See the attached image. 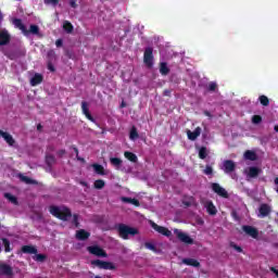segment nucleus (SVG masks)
Returning a JSON list of instances; mask_svg holds the SVG:
<instances>
[{
  "label": "nucleus",
  "mask_w": 278,
  "mask_h": 278,
  "mask_svg": "<svg viewBox=\"0 0 278 278\" xmlns=\"http://www.w3.org/2000/svg\"><path fill=\"white\" fill-rule=\"evenodd\" d=\"M270 214V206L268 204H262L258 208L260 218H266Z\"/></svg>",
  "instance_id": "nucleus-12"
},
{
  "label": "nucleus",
  "mask_w": 278,
  "mask_h": 278,
  "mask_svg": "<svg viewBox=\"0 0 278 278\" xmlns=\"http://www.w3.org/2000/svg\"><path fill=\"white\" fill-rule=\"evenodd\" d=\"M182 264H186L187 266H194L195 268L200 265L194 258H185L182 260Z\"/></svg>",
  "instance_id": "nucleus-25"
},
{
  "label": "nucleus",
  "mask_w": 278,
  "mask_h": 278,
  "mask_svg": "<svg viewBox=\"0 0 278 278\" xmlns=\"http://www.w3.org/2000/svg\"><path fill=\"white\" fill-rule=\"evenodd\" d=\"M75 227H78L79 223H77V215L73 216Z\"/></svg>",
  "instance_id": "nucleus-46"
},
{
  "label": "nucleus",
  "mask_w": 278,
  "mask_h": 278,
  "mask_svg": "<svg viewBox=\"0 0 278 278\" xmlns=\"http://www.w3.org/2000/svg\"><path fill=\"white\" fill-rule=\"evenodd\" d=\"M22 181H25V184H36L34 180L28 178L27 176H21Z\"/></svg>",
  "instance_id": "nucleus-40"
},
{
  "label": "nucleus",
  "mask_w": 278,
  "mask_h": 278,
  "mask_svg": "<svg viewBox=\"0 0 278 278\" xmlns=\"http://www.w3.org/2000/svg\"><path fill=\"white\" fill-rule=\"evenodd\" d=\"M38 26L37 25H30V34H38Z\"/></svg>",
  "instance_id": "nucleus-42"
},
{
  "label": "nucleus",
  "mask_w": 278,
  "mask_h": 278,
  "mask_svg": "<svg viewBox=\"0 0 278 278\" xmlns=\"http://www.w3.org/2000/svg\"><path fill=\"white\" fill-rule=\"evenodd\" d=\"M2 242H3L4 247H5V251L7 252L10 251V241H8V239H3Z\"/></svg>",
  "instance_id": "nucleus-43"
},
{
  "label": "nucleus",
  "mask_w": 278,
  "mask_h": 278,
  "mask_svg": "<svg viewBox=\"0 0 278 278\" xmlns=\"http://www.w3.org/2000/svg\"><path fill=\"white\" fill-rule=\"evenodd\" d=\"M160 73L162 75H168V73H170V70L166 63H161Z\"/></svg>",
  "instance_id": "nucleus-28"
},
{
  "label": "nucleus",
  "mask_w": 278,
  "mask_h": 278,
  "mask_svg": "<svg viewBox=\"0 0 278 278\" xmlns=\"http://www.w3.org/2000/svg\"><path fill=\"white\" fill-rule=\"evenodd\" d=\"M252 123H253V125H260V123H262V116H260V115H254V116L252 117Z\"/></svg>",
  "instance_id": "nucleus-35"
},
{
  "label": "nucleus",
  "mask_w": 278,
  "mask_h": 278,
  "mask_svg": "<svg viewBox=\"0 0 278 278\" xmlns=\"http://www.w3.org/2000/svg\"><path fill=\"white\" fill-rule=\"evenodd\" d=\"M244 160L255 162V160H257V154L254 151L248 150L244 152Z\"/></svg>",
  "instance_id": "nucleus-20"
},
{
  "label": "nucleus",
  "mask_w": 278,
  "mask_h": 278,
  "mask_svg": "<svg viewBox=\"0 0 278 278\" xmlns=\"http://www.w3.org/2000/svg\"><path fill=\"white\" fill-rule=\"evenodd\" d=\"M46 258L47 256H45L43 254H36L34 256L35 262H45Z\"/></svg>",
  "instance_id": "nucleus-36"
},
{
  "label": "nucleus",
  "mask_w": 278,
  "mask_h": 278,
  "mask_svg": "<svg viewBox=\"0 0 278 278\" xmlns=\"http://www.w3.org/2000/svg\"><path fill=\"white\" fill-rule=\"evenodd\" d=\"M204 114H205L206 116H212V115L210 114V112H207V111H206Z\"/></svg>",
  "instance_id": "nucleus-54"
},
{
  "label": "nucleus",
  "mask_w": 278,
  "mask_h": 278,
  "mask_svg": "<svg viewBox=\"0 0 278 278\" xmlns=\"http://www.w3.org/2000/svg\"><path fill=\"white\" fill-rule=\"evenodd\" d=\"M208 90H211V91L216 90V83H211V84L208 85Z\"/></svg>",
  "instance_id": "nucleus-44"
},
{
  "label": "nucleus",
  "mask_w": 278,
  "mask_h": 278,
  "mask_svg": "<svg viewBox=\"0 0 278 278\" xmlns=\"http://www.w3.org/2000/svg\"><path fill=\"white\" fill-rule=\"evenodd\" d=\"M39 84H42V74H35L30 78V86H38Z\"/></svg>",
  "instance_id": "nucleus-18"
},
{
  "label": "nucleus",
  "mask_w": 278,
  "mask_h": 278,
  "mask_svg": "<svg viewBox=\"0 0 278 278\" xmlns=\"http://www.w3.org/2000/svg\"><path fill=\"white\" fill-rule=\"evenodd\" d=\"M118 233H119L121 238H123L124 240H127L129 238V236H136L138 233V229L131 228L126 225H119Z\"/></svg>",
  "instance_id": "nucleus-2"
},
{
  "label": "nucleus",
  "mask_w": 278,
  "mask_h": 278,
  "mask_svg": "<svg viewBox=\"0 0 278 278\" xmlns=\"http://www.w3.org/2000/svg\"><path fill=\"white\" fill-rule=\"evenodd\" d=\"M94 188L97 190H102V188H105V181L99 179L94 181Z\"/></svg>",
  "instance_id": "nucleus-29"
},
{
  "label": "nucleus",
  "mask_w": 278,
  "mask_h": 278,
  "mask_svg": "<svg viewBox=\"0 0 278 278\" xmlns=\"http://www.w3.org/2000/svg\"><path fill=\"white\" fill-rule=\"evenodd\" d=\"M110 162L113 166H121V164H123V160L118 157H111Z\"/></svg>",
  "instance_id": "nucleus-30"
},
{
  "label": "nucleus",
  "mask_w": 278,
  "mask_h": 278,
  "mask_svg": "<svg viewBox=\"0 0 278 278\" xmlns=\"http://www.w3.org/2000/svg\"><path fill=\"white\" fill-rule=\"evenodd\" d=\"M5 199L10 200L11 203H16V197L12 195L11 193L4 194Z\"/></svg>",
  "instance_id": "nucleus-37"
},
{
  "label": "nucleus",
  "mask_w": 278,
  "mask_h": 278,
  "mask_svg": "<svg viewBox=\"0 0 278 278\" xmlns=\"http://www.w3.org/2000/svg\"><path fill=\"white\" fill-rule=\"evenodd\" d=\"M231 177H232L233 179H238V176H237L236 174H232Z\"/></svg>",
  "instance_id": "nucleus-53"
},
{
  "label": "nucleus",
  "mask_w": 278,
  "mask_h": 278,
  "mask_svg": "<svg viewBox=\"0 0 278 278\" xmlns=\"http://www.w3.org/2000/svg\"><path fill=\"white\" fill-rule=\"evenodd\" d=\"M10 42V33L8 30H0V46L8 45Z\"/></svg>",
  "instance_id": "nucleus-14"
},
{
  "label": "nucleus",
  "mask_w": 278,
  "mask_h": 278,
  "mask_svg": "<svg viewBox=\"0 0 278 278\" xmlns=\"http://www.w3.org/2000/svg\"><path fill=\"white\" fill-rule=\"evenodd\" d=\"M143 62L147 66H153V48H147L144 51Z\"/></svg>",
  "instance_id": "nucleus-8"
},
{
  "label": "nucleus",
  "mask_w": 278,
  "mask_h": 278,
  "mask_svg": "<svg viewBox=\"0 0 278 278\" xmlns=\"http://www.w3.org/2000/svg\"><path fill=\"white\" fill-rule=\"evenodd\" d=\"M0 273H1V275H7L10 277V275H12V267H10V265H8V264H1Z\"/></svg>",
  "instance_id": "nucleus-19"
},
{
  "label": "nucleus",
  "mask_w": 278,
  "mask_h": 278,
  "mask_svg": "<svg viewBox=\"0 0 278 278\" xmlns=\"http://www.w3.org/2000/svg\"><path fill=\"white\" fill-rule=\"evenodd\" d=\"M48 68H49V71H51L52 73H53V71H55V68H53V65H51V64L48 65Z\"/></svg>",
  "instance_id": "nucleus-51"
},
{
  "label": "nucleus",
  "mask_w": 278,
  "mask_h": 278,
  "mask_svg": "<svg viewBox=\"0 0 278 278\" xmlns=\"http://www.w3.org/2000/svg\"><path fill=\"white\" fill-rule=\"evenodd\" d=\"M87 251H89V253H91V255H97V257H108V254H105V251H103V249L99 248V245L88 247Z\"/></svg>",
  "instance_id": "nucleus-6"
},
{
  "label": "nucleus",
  "mask_w": 278,
  "mask_h": 278,
  "mask_svg": "<svg viewBox=\"0 0 278 278\" xmlns=\"http://www.w3.org/2000/svg\"><path fill=\"white\" fill-rule=\"evenodd\" d=\"M91 264L92 266H98V268H104L105 270H110L112 268V264L100 260L92 261Z\"/></svg>",
  "instance_id": "nucleus-13"
},
{
  "label": "nucleus",
  "mask_w": 278,
  "mask_h": 278,
  "mask_svg": "<svg viewBox=\"0 0 278 278\" xmlns=\"http://www.w3.org/2000/svg\"><path fill=\"white\" fill-rule=\"evenodd\" d=\"M174 233L177 236L178 240L180 242H184L185 244H194V240L188 236V233L179 230V229H174Z\"/></svg>",
  "instance_id": "nucleus-4"
},
{
  "label": "nucleus",
  "mask_w": 278,
  "mask_h": 278,
  "mask_svg": "<svg viewBox=\"0 0 278 278\" xmlns=\"http://www.w3.org/2000/svg\"><path fill=\"white\" fill-rule=\"evenodd\" d=\"M70 4L72 5V8H77V3H75V1H71Z\"/></svg>",
  "instance_id": "nucleus-50"
},
{
  "label": "nucleus",
  "mask_w": 278,
  "mask_h": 278,
  "mask_svg": "<svg viewBox=\"0 0 278 278\" xmlns=\"http://www.w3.org/2000/svg\"><path fill=\"white\" fill-rule=\"evenodd\" d=\"M212 173H213L212 166L206 165L204 169V175H212Z\"/></svg>",
  "instance_id": "nucleus-41"
},
{
  "label": "nucleus",
  "mask_w": 278,
  "mask_h": 278,
  "mask_svg": "<svg viewBox=\"0 0 278 278\" xmlns=\"http://www.w3.org/2000/svg\"><path fill=\"white\" fill-rule=\"evenodd\" d=\"M199 157L201 160H205V157H207V149L201 148L200 151H199Z\"/></svg>",
  "instance_id": "nucleus-34"
},
{
  "label": "nucleus",
  "mask_w": 278,
  "mask_h": 278,
  "mask_svg": "<svg viewBox=\"0 0 278 278\" xmlns=\"http://www.w3.org/2000/svg\"><path fill=\"white\" fill-rule=\"evenodd\" d=\"M235 249H236V251H238L239 253L242 252V248H241V247L235 245Z\"/></svg>",
  "instance_id": "nucleus-49"
},
{
  "label": "nucleus",
  "mask_w": 278,
  "mask_h": 278,
  "mask_svg": "<svg viewBox=\"0 0 278 278\" xmlns=\"http://www.w3.org/2000/svg\"><path fill=\"white\" fill-rule=\"evenodd\" d=\"M41 128H42V126H41V125H38V126H37V129H38V130H40Z\"/></svg>",
  "instance_id": "nucleus-56"
},
{
  "label": "nucleus",
  "mask_w": 278,
  "mask_h": 278,
  "mask_svg": "<svg viewBox=\"0 0 278 278\" xmlns=\"http://www.w3.org/2000/svg\"><path fill=\"white\" fill-rule=\"evenodd\" d=\"M46 162H47V164H49L51 166V164H53V162H55V157H53L52 155H47Z\"/></svg>",
  "instance_id": "nucleus-39"
},
{
  "label": "nucleus",
  "mask_w": 278,
  "mask_h": 278,
  "mask_svg": "<svg viewBox=\"0 0 278 278\" xmlns=\"http://www.w3.org/2000/svg\"><path fill=\"white\" fill-rule=\"evenodd\" d=\"M0 136L1 138H3V140H5V142L8 143L9 147H14V137H12V135H10L9 132H5L3 130H0Z\"/></svg>",
  "instance_id": "nucleus-11"
},
{
  "label": "nucleus",
  "mask_w": 278,
  "mask_h": 278,
  "mask_svg": "<svg viewBox=\"0 0 278 278\" xmlns=\"http://www.w3.org/2000/svg\"><path fill=\"white\" fill-rule=\"evenodd\" d=\"M274 129H275V131H278V125H277V126H275V128H274Z\"/></svg>",
  "instance_id": "nucleus-57"
},
{
  "label": "nucleus",
  "mask_w": 278,
  "mask_h": 278,
  "mask_svg": "<svg viewBox=\"0 0 278 278\" xmlns=\"http://www.w3.org/2000/svg\"><path fill=\"white\" fill-rule=\"evenodd\" d=\"M212 189L216 194H218L219 197H223L224 199H227V197H229V193L227 192V190H225V188L220 187V185L218 184H213Z\"/></svg>",
  "instance_id": "nucleus-10"
},
{
  "label": "nucleus",
  "mask_w": 278,
  "mask_h": 278,
  "mask_svg": "<svg viewBox=\"0 0 278 278\" xmlns=\"http://www.w3.org/2000/svg\"><path fill=\"white\" fill-rule=\"evenodd\" d=\"M124 156L126 157V160H129V162H138V156L132 152H125Z\"/></svg>",
  "instance_id": "nucleus-27"
},
{
  "label": "nucleus",
  "mask_w": 278,
  "mask_h": 278,
  "mask_svg": "<svg viewBox=\"0 0 278 278\" xmlns=\"http://www.w3.org/2000/svg\"><path fill=\"white\" fill-rule=\"evenodd\" d=\"M243 231L248 236H251V238H257L258 236L257 229H255L253 226H243Z\"/></svg>",
  "instance_id": "nucleus-15"
},
{
  "label": "nucleus",
  "mask_w": 278,
  "mask_h": 278,
  "mask_svg": "<svg viewBox=\"0 0 278 278\" xmlns=\"http://www.w3.org/2000/svg\"><path fill=\"white\" fill-rule=\"evenodd\" d=\"M121 200L123 201V203H130L131 205H135L136 207L140 206V202L137 199L122 197Z\"/></svg>",
  "instance_id": "nucleus-21"
},
{
  "label": "nucleus",
  "mask_w": 278,
  "mask_h": 278,
  "mask_svg": "<svg viewBox=\"0 0 278 278\" xmlns=\"http://www.w3.org/2000/svg\"><path fill=\"white\" fill-rule=\"evenodd\" d=\"M187 136L189 140H197V137L201 136V127H197L193 131L188 130Z\"/></svg>",
  "instance_id": "nucleus-16"
},
{
  "label": "nucleus",
  "mask_w": 278,
  "mask_h": 278,
  "mask_svg": "<svg viewBox=\"0 0 278 278\" xmlns=\"http://www.w3.org/2000/svg\"><path fill=\"white\" fill-rule=\"evenodd\" d=\"M13 25L17 29H21L23 34L27 35V29H25V26L23 25V22H21V20H17V18L13 20Z\"/></svg>",
  "instance_id": "nucleus-22"
},
{
  "label": "nucleus",
  "mask_w": 278,
  "mask_h": 278,
  "mask_svg": "<svg viewBox=\"0 0 278 278\" xmlns=\"http://www.w3.org/2000/svg\"><path fill=\"white\" fill-rule=\"evenodd\" d=\"M222 170L229 175L236 170V163L233 161H224L222 164Z\"/></svg>",
  "instance_id": "nucleus-7"
},
{
  "label": "nucleus",
  "mask_w": 278,
  "mask_h": 278,
  "mask_svg": "<svg viewBox=\"0 0 278 278\" xmlns=\"http://www.w3.org/2000/svg\"><path fill=\"white\" fill-rule=\"evenodd\" d=\"M202 204L204 205L206 212L211 215V216H216V206L214 205V203L210 200H202Z\"/></svg>",
  "instance_id": "nucleus-9"
},
{
  "label": "nucleus",
  "mask_w": 278,
  "mask_h": 278,
  "mask_svg": "<svg viewBox=\"0 0 278 278\" xmlns=\"http://www.w3.org/2000/svg\"><path fill=\"white\" fill-rule=\"evenodd\" d=\"M81 110H83V113L85 114L86 118H88V121H91V123H94V118L92 117V115H90V112L88 111V103L83 102Z\"/></svg>",
  "instance_id": "nucleus-17"
},
{
  "label": "nucleus",
  "mask_w": 278,
  "mask_h": 278,
  "mask_svg": "<svg viewBox=\"0 0 278 278\" xmlns=\"http://www.w3.org/2000/svg\"><path fill=\"white\" fill-rule=\"evenodd\" d=\"M92 168L97 175H105V169L100 164H93Z\"/></svg>",
  "instance_id": "nucleus-26"
},
{
  "label": "nucleus",
  "mask_w": 278,
  "mask_h": 278,
  "mask_svg": "<svg viewBox=\"0 0 278 278\" xmlns=\"http://www.w3.org/2000/svg\"><path fill=\"white\" fill-rule=\"evenodd\" d=\"M96 278H101V277L97 276Z\"/></svg>",
  "instance_id": "nucleus-59"
},
{
  "label": "nucleus",
  "mask_w": 278,
  "mask_h": 278,
  "mask_svg": "<svg viewBox=\"0 0 278 278\" xmlns=\"http://www.w3.org/2000/svg\"><path fill=\"white\" fill-rule=\"evenodd\" d=\"M74 151H75L76 154L79 153V151L77 150V148H74Z\"/></svg>",
  "instance_id": "nucleus-55"
},
{
  "label": "nucleus",
  "mask_w": 278,
  "mask_h": 278,
  "mask_svg": "<svg viewBox=\"0 0 278 278\" xmlns=\"http://www.w3.org/2000/svg\"><path fill=\"white\" fill-rule=\"evenodd\" d=\"M262 174V168L257 166H250L244 169V175L247 179H255V177H258Z\"/></svg>",
  "instance_id": "nucleus-3"
},
{
  "label": "nucleus",
  "mask_w": 278,
  "mask_h": 278,
  "mask_svg": "<svg viewBox=\"0 0 278 278\" xmlns=\"http://www.w3.org/2000/svg\"><path fill=\"white\" fill-rule=\"evenodd\" d=\"M60 0H45L46 5H58Z\"/></svg>",
  "instance_id": "nucleus-38"
},
{
  "label": "nucleus",
  "mask_w": 278,
  "mask_h": 278,
  "mask_svg": "<svg viewBox=\"0 0 278 278\" xmlns=\"http://www.w3.org/2000/svg\"><path fill=\"white\" fill-rule=\"evenodd\" d=\"M164 94L168 97L170 94V91H164Z\"/></svg>",
  "instance_id": "nucleus-52"
},
{
  "label": "nucleus",
  "mask_w": 278,
  "mask_h": 278,
  "mask_svg": "<svg viewBox=\"0 0 278 278\" xmlns=\"http://www.w3.org/2000/svg\"><path fill=\"white\" fill-rule=\"evenodd\" d=\"M270 270H271V273H274L276 275V277H278V270L275 269V267H271Z\"/></svg>",
  "instance_id": "nucleus-47"
},
{
  "label": "nucleus",
  "mask_w": 278,
  "mask_h": 278,
  "mask_svg": "<svg viewBox=\"0 0 278 278\" xmlns=\"http://www.w3.org/2000/svg\"><path fill=\"white\" fill-rule=\"evenodd\" d=\"M76 238L78 240H87V238H90V233L88 231L81 229L76 232Z\"/></svg>",
  "instance_id": "nucleus-23"
},
{
  "label": "nucleus",
  "mask_w": 278,
  "mask_h": 278,
  "mask_svg": "<svg viewBox=\"0 0 278 278\" xmlns=\"http://www.w3.org/2000/svg\"><path fill=\"white\" fill-rule=\"evenodd\" d=\"M23 253H29L30 255H36L38 253V250H36L35 247L31 245H25L22 248Z\"/></svg>",
  "instance_id": "nucleus-24"
},
{
  "label": "nucleus",
  "mask_w": 278,
  "mask_h": 278,
  "mask_svg": "<svg viewBox=\"0 0 278 278\" xmlns=\"http://www.w3.org/2000/svg\"><path fill=\"white\" fill-rule=\"evenodd\" d=\"M130 140H137L138 138V130L136 127H132L129 135Z\"/></svg>",
  "instance_id": "nucleus-33"
},
{
  "label": "nucleus",
  "mask_w": 278,
  "mask_h": 278,
  "mask_svg": "<svg viewBox=\"0 0 278 278\" xmlns=\"http://www.w3.org/2000/svg\"><path fill=\"white\" fill-rule=\"evenodd\" d=\"M258 100H260L261 104H262V105H265V106H268L269 103H270V101L268 100V97H266V96H261V97L258 98Z\"/></svg>",
  "instance_id": "nucleus-32"
},
{
  "label": "nucleus",
  "mask_w": 278,
  "mask_h": 278,
  "mask_svg": "<svg viewBox=\"0 0 278 278\" xmlns=\"http://www.w3.org/2000/svg\"><path fill=\"white\" fill-rule=\"evenodd\" d=\"M83 184V186H88V184H86V182H81Z\"/></svg>",
  "instance_id": "nucleus-58"
},
{
  "label": "nucleus",
  "mask_w": 278,
  "mask_h": 278,
  "mask_svg": "<svg viewBox=\"0 0 278 278\" xmlns=\"http://www.w3.org/2000/svg\"><path fill=\"white\" fill-rule=\"evenodd\" d=\"M55 45H56V47H61L62 46V39L56 40Z\"/></svg>",
  "instance_id": "nucleus-48"
},
{
  "label": "nucleus",
  "mask_w": 278,
  "mask_h": 278,
  "mask_svg": "<svg viewBox=\"0 0 278 278\" xmlns=\"http://www.w3.org/2000/svg\"><path fill=\"white\" fill-rule=\"evenodd\" d=\"M50 214L56 218H60L61 220H68V218H71V211L64 206H51Z\"/></svg>",
  "instance_id": "nucleus-1"
},
{
  "label": "nucleus",
  "mask_w": 278,
  "mask_h": 278,
  "mask_svg": "<svg viewBox=\"0 0 278 278\" xmlns=\"http://www.w3.org/2000/svg\"><path fill=\"white\" fill-rule=\"evenodd\" d=\"M187 205H190V203H187Z\"/></svg>",
  "instance_id": "nucleus-60"
},
{
  "label": "nucleus",
  "mask_w": 278,
  "mask_h": 278,
  "mask_svg": "<svg viewBox=\"0 0 278 278\" xmlns=\"http://www.w3.org/2000/svg\"><path fill=\"white\" fill-rule=\"evenodd\" d=\"M146 248H148L150 251H155V245L152 243H146Z\"/></svg>",
  "instance_id": "nucleus-45"
},
{
  "label": "nucleus",
  "mask_w": 278,
  "mask_h": 278,
  "mask_svg": "<svg viewBox=\"0 0 278 278\" xmlns=\"http://www.w3.org/2000/svg\"><path fill=\"white\" fill-rule=\"evenodd\" d=\"M152 229H154V231H157V233H161L162 236H166V238H170V236H173V232L170 230H168V228L163 227V226H159L157 224L150 222Z\"/></svg>",
  "instance_id": "nucleus-5"
},
{
  "label": "nucleus",
  "mask_w": 278,
  "mask_h": 278,
  "mask_svg": "<svg viewBox=\"0 0 278 278\" xmlns=\"http://www.w3.org/2000/svg\"><path fill=\"white\" fill-rule=\"evenodd\" d=\"M63 28L65 29V31H67V34H71V31H73V24H71V22H64Z\"/></svg>",
  "instance_id": "nucleus-31"
}]
</instances>
